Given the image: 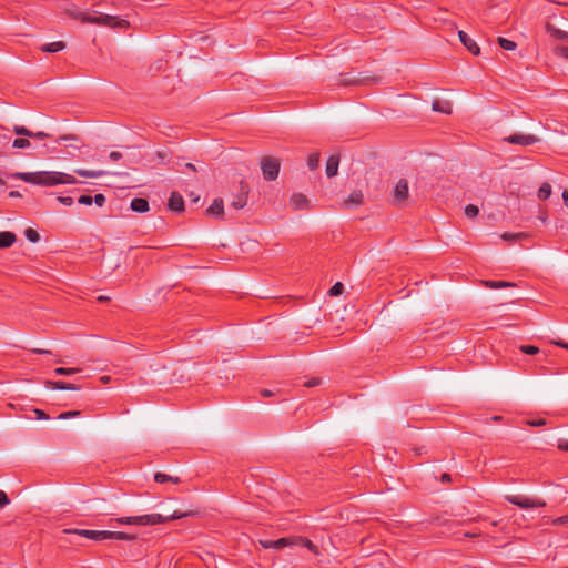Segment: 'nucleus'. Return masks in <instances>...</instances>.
<instances>
[{"label":"nucleus","mask_w":568,"mask_h":568,"mask_svg":"<svg viewBox=\"0 0 568 568\" xmlns=\"http://www.w3.org/2000/svg\"><path fill=\"white\" fill-rule=\"evenodd\" d=\"M10 176L13 179L22 180L23 182L27 183L42 186L78 183L77 179L73 175L57 171L17 172L11 174Z\"/></svg>","instance_id":"f257e3e1"},{"label":"nucleus","mask_w":568,"mask_h":568,"mask_svg":"<svg viewBox=\"0 0 568 568\" xmlns=\"http://www.w3.org/2000/svg\"><path fill=\"white\" fill-rule=\"evenodd\" d=\"M197 514L195 510L180 511L175 510L171 515L163 516L161 514H149L140 516H128L119 517L114 520L120 525H138V526H153L158 524H164L173 519H182L186 517H193Z\"/></svg>","instance_id":"f03ea898"},{"label":"nucleus","mask_w":568,"mask_h":568,"mask_svg":"<svg viewBox=\"0 0 568 568\" xmlns=\"http://www.w3.org/2000/svg\"><path fill=\"white\" fill-rule=\"evenodd\" d=\"M68 16L74 20H79L82 23H91V24H99V26H105L111 28H128L129 21L124 19H119L115 16L110 14H103L100 13L98 16L90 14L87 12H81L77 10H68Z\"/></svg>","instance_id":"7ed1b4c3"},{"label":"nucleus","mask_w":568,"mask_h":568,"mask_svg":"<svg viewBox=\"0 0 568 568\" xmlns=\"http://www.w3.org/2000/svg\"><path fill=\"white\" fill-rule=\"evenodd\" d=\"M262 174L266 181H275L281 169V161L274 156H263L260 162Z\"/></svg>","instance_id":"20e7f679"},{"label":"nucleus","mask_w":568,"mask_h":568,"mask_svg":"<svg viewBox=\"0 0 568 568\" xmlns=\"http://www.w3.org/2000/svg\"><path fill=\"white\" fill-rule=\"evenodd\" d=\"M505 499L523 509L546 507V501L539 498H529L524 495H507Z\"/></svg>","instance_id":"39448f33"},{"label":"nucleus","mask_w":568,"mask_h":568,"mask_svg":"<svg viewBox=\"0 0 568 568\" xmlns=\"http://www.w3.org/2000/svg\"><path fill=\"white\" fill-rule=\"evenodd\" d=\"M504 142L523 146L531 145L539 141L534 134L514 133L503 139Z\"/></svg>","instance_id":"423d86ee"},{"label":"nucleus","mask_w":568,"mask_h":568,"mask_svg":"<svg viewBox=\"0 0 568 568\" xmlns=\"http://www.w3.org/2000/svg\"><path fill=\"white\" fill-rule=\"evenodd\" d=\"M65 534H75L92 540H105L106 530H89V529H65Z\"/></svg>","instance_id":"0eeeda50"},{"label":"nucleus","mask_w":568,"mask_h":568,"mask_svg":"<svg viewBox=\"0 0 568 568\" xmlns=\"http://www.w3.org/2000/svg\"><path fill=\"white\" fill-rule=\"evenodd\" d=\"M393 196H394V200L398 204L404 203L408 199V182H407V180L400 179L396 183V185L393 190Z\"/></svg>","instance_id":"6e6552de"},{"label":"nucleus","mask_w":568,"mask_h":568,"mask_svg":"<svg viewBox=\"0 0 568 568\" xmlns=\"http://www.w3.org/2000/svg\"><path fill=\"white\" fill-rule=\"evenodd\" d=\"M290 205L294 211L310 210V200L303 193H294L290 199Z\"/></svg>","instance_id":"1a4fd4ad"},{"label":"nucleus","mask_w":568,"mask_h":568,"mask_svg":"<svg viewBox=\"0 0 568 568\" xmlns=\"http://www.w3.org/2000/svg\"><path fill=\"white\" fill-rule=\"evenodd\" d=\"M247 195L248 186L244 182H241L240 193L234 196L233 201L231 202V206L235 210L243 209L247 203Z\"/></svg>","instance_id":"9d476101"},{"label":"nucleus","mask_w":568,"mask_h":568,"mask_svg":"<svg viewBox=\"0 0 568 568\" xmlns=\"http://www.w3.org/2000/svg\"><path fill=\"white\" fill-rule=\"evenodd\" d=\"M13 132L20 136H27V138L39 139V140H43V139H47L50 136L48 133H45L43 131L33 132L23 125H14Z\"/></svg>","instance_id":"9b49d317"},{"label":"nucleus","mask_w":568,"mask_h":568,"mask_svg":"<svg viewBox=\"0 0 568 568\" xmlns=\"http://www.w3.org/2000/svg\"><path fill=\"white\" fill-rule=\"evenodd\" d=\"M168 207L172 212H176V213L183 212L184 211L183 196L176 191L172 192L170 195V199H169Z\"/></svg>","instance_id":"f8f14e48"},{"label":"nucleus","mask_w":568,"mask_h":568,"mask_svg":"<svg viewBox=\"0 0 568 568\" xmlns=\"http://www.w3.org/2000/svg\"><path fill=\"white\" fill-rule=\"evenodd\" d=\"M458 37L460 42L467 48V50L474 55H478L480 53L479 45L473 40L465 31H458Z\"/></svg>","instance_id":"ddd939ff"},{"label":"nucleus","mask_w":568,"mask_h":568,"mask_svg":"<svg viewBox=\"0 0 568 568\" xmlns=\"http://www.w3.org/2000/svg\"><path fill=\"white\" fill-rule=\"evenodd\" d=\"M45 387L53 390H79L80 386L62 381H47Z\"/></svg>","instance_id":"4468645a"},{"label":"nucleus","mask_w":568,"mask_h":568,"mask_svg":"<svg viewBox=\"0 0 568 568\" xmlns=\"http://www.w3.org/2000/svg\"><path fill=\"white\" fill-rule=\"evenodd\" d=\"M206 214L210 216L224 217V203L222 199H214L212 204L206 209Z\"/></svg>","instance_id":"2eb2a0df"},{"label":"nucleus","mask_w":568,"mask_h":568,"mask_svg":"<svg viewBox=\"0 0 568 568\" xmlns=\"http://www.w3.org/2000/svg\"><path fill=\"white\" fill-rule=\"evenodd\" d=\"M369 80V78H362L359 75H353L351 73L341 74L339 75V84L343 85H356V84H364Z\"/></svg>","instance_id":"dca6fc26"},{"label":"nucleus","mask_w":568,"mask_h":568,"mask_svg":"<svg viewBox=\"0 0 568 568\" xmlns=\"http://www.w3.org/2000/svg\"><path fill=\"white\" fill-rule=\"evenodd\" d=\"M338 165H339V155H337V154L329 155L327 159V162H326V169H325L326 175L328 178L335 176L338 172Z\"/></svg>","instance_id":"f3484780"},{"label":"nucleus","mask_w":568,"mask_h":568,"mask_svg":"<svg viewBox=\"0 0 568 568\" xmlns=\"http://www.w3.org/2000/svg\"><path fill=\"white\" fill-rule=\"evenodd\" d=\"M130 207L138 213H145L149 211V202L143 197H135L131 201Z\"/></svg>","instance_id":"a211bd4d"},{"label":"nucleus","mask_w":568,"mask_h":568,"mask_svg":"<svg viewBox=\"0 0 568 568\" xmlns=\"http://www.w3.org/2000/svg\"><path fill=\"white\" fill-rule=\"evenodd\" d=\"M432 109L435 112L450 114L452 113V103L447 100H434L433 104H432Z\"/></svg>","instance_id":"6ab92c4d"},{"label":"nucleus","mask_w":568,"mask_h":568,"mask_svg":"<svg viewBox=\"0 0 568 568\" xmlns=\"http://www.w3.org/2000/svg\"><path fill=\"white\" fill-rule=\"evenodd\" d=\"M17 236L14 233L9 231L0 232V248H7L14 244Z\"/></svg>","instance_id":"aec40b11"},{"label":"nucleus","mask_w":568,"mask_h":568,"mask_svg":"<svg viewBox=\"0 0 568 568\" xmlns=\"http://www.w3.org/2000/svg\"><path fill=\"white\" fill-rule=\"evenodd\" d=\"M363 193L361 191H355L347 196V199L344 201V205L346 207L358 206L363 204Z\"/></svg>","instance_id":"412c9836"},{"label":"nucleus","mask_w":568,"mask_h":568,"mask_svg":"<svg viewBox=\"0 0 568 568\" xmlns=\"http://www.w3.org/2000/svg\"><path fill=\"white\" fill-rule=\"evenodd\" d=\"M64 48H65V43L63 41H55V42H50V43H45V44L41 45L40 50L42 52L55 53V52L62 51Z\"/></svg>","instance_id":"4be33fe9"},{"label":"nucleus","mask_w":568,"mask_h":568,"mask_svg":"<svg viewBox=\"0 0 568 568\" xmlns=\"http://www.w3.org/2000/svg\"><path fill=\"white\" fill-rule=\"evenodd\" d=\"M135 535L123 532V531H109L106 530L105 539H116V540H134Z\"/></svg>","instance_id":"5701e85b"},{"label":"nucleus","mask_w":568,"mask_h":568,"mask_svg":"<svg viewBox=\"0 0 568 568\" xmlns=\"http://www.w3.org/2000/svg\"><path fill=\"white\" fill-rule=\"evenodd\" d=\"M294 546L305 547L308 550L316 552V546L307 538L294 537Z\"/></svg>","instance_id":"b1692460"},{"label":"nucleus","mask_w":568,"mask_h":568,"mask_svg":"<svg viewBox=\"0 0 568 568\" xmlns=\"http://www.w3.org/2000/svg\"><path fill=\"white\" fill-rule=\"evenodd\" d=\"M80 372H82V369L79 367H71V368L57 367V368H54L53 374L57 376H71V375H74Z\"/></svg>","instance_id":"393cba45"},{"label":"nucleus","mask_w":568,"mask_h":568,"mask_svg":"<svg viewBox=\"0 0 568 568\" xmlns=\"http://www.w3.org/2000/svg\"><path fill=\"white\" fill-rule=\"evenodd\" d=\"M484 285L488 288H505L515 286L514 283L506 281H485Z\"/></svg>","instance_id":"a878e982"},{"label":"nucleus","mask_w":568,"mask_h":568,"mask_svg":"<svg viewBox=\"0 0 568 568\" xmlns=\"http://www.w3.org/2000/svg\"><path fill=\"white\" fill-rule=\"evenodd\" d=\"M551 195V185L548 182H545L540 185L537 196L541 201H546Z\"/></svg>","instance_id":"bb28decb"},{"label":"nucleus","mask_w":568,"mask_h":568,"mask_svg":"<svg viewBox=\"0 0 568 568\" xmlns=\"http://www.w3.org/2000/svg\"><path fill=\"white\" fill-rule=\"evenodd\" d=\"M154 480L160 484H164L168 481H171L173 484H179L180 478L179 477H172L170 475L163 474V473H156L154 476Z\"/></svg>","instance_id":"cd10ccee"},{"label":"nucleus","mask_w":568,"mask_h":568,"mask_svg":"<svg viewBox=\"0 0 568 568\" xmlns=\"http://www.w3.org/2000/svg\"><path fill=\"white\" fill-rule=\"evenodd\" d=\"M294 546V537H283L274 540V549H283L284 547Z\"/></svg>","instance_id":"c85d7f7f"},{"label":"nucleus","mask_w":568,"mask_h":568,"mask_svg":"<svg viewBox=\"0 0 568 568\" xmlns=\"http://www.w3.org/2000/svg\"><path fill=\"white\" fill-rule=\"evenodd\" d=\"M78 175L83 178H99L104 174L103 171H92V170H83V169H77L74 171Z\"/></svg>","instance_id":"c756f323"},{"label":"nucleus","mask_w":568,"mask_h":568,"mask_svg":"<svg viewBox=\"0 0 568 568\" xmlns=\"http://www.w3.org/2000/svg\"><path fill=\"white\" fill-rule=\"evenodd\" d=\"M497 42H498V44L503 49H505L507 51H513V50H515L517 48V43L516 42H514V41H511L509 39L503 38V37H499L497 39Z\"/></svg>","instance_id":"7c9ffc66"},{"label":"nucleus","mask_w":568,"mask_h":568,"mask_svg":"<svg viewBox=\"0 0 568 568\" xmlns=\"http://www.w3.org/2000/svg\"><path fill=\"white\" fill-rule=\"evenodd\" d=\"M320 164V153L315 152L308 155L307 158V166L310 170H316Z\"/></svg>","instance_id":"2f4dec72"},{"label":"nucleus","mask_w":568,"mask_h":568,"mask_svg":"<svg viewBox=\"0 0 568 568\" xmlns=\"http://www.w3.org/2000/svg\"><path fill=\"white\" fill-rule=\"evenodd\" d=\"M526 237H528V234L524 233V232H519V233H504L501 235L503 240L511 241V242H515V241L520 240V239H526Z\"/></svg>","instance_id":"473e14b6"},{"label":"nucleus","mask_w":568,"mask_h":568,"mask_svg":"<svg viewBox=\"0 0 568 568\" xmlns=\"http://www.w3.org/2000/svg\"><path fill=\"white\" fill-rule=\"evenodd\" d=\"M30 145H31L30 141H29V139H27V136L17 138L12 142V146L16 148V149H27Z\"/></svg>","instance_id":"72a5a7b5"},{"label":"nucleus","mask_w":568,"mask_h":568,"mask_svg":"<svg viewBox=\"0 0 568 568\" xmlns=\"http://www.w3.org/2000/svg\"><path fill=\"white\" fill-rule=\"evenodd\" d=\"M24 235L32 243H37L40 240L39 233L34 229H32V227H28L24 231Z\"/></svg>","instance_id":"f704fd0d"},{"label":"nucleus","mask_w":568,"mask_h":568,"mask_svg":"<svg viewBox=\"0 0 568 568\" xmlns=\"http://www.w3.org/2000/svg\"><path fill=\"white\" fill-rule=\"evenodd\" d=\"M479 214V209L478 206L474 205V204H468L466 207H465V215L469 219H474L476 217L477 215Z\"/></svg>","instance_id":"c9c22d12"},{"label":"nucleus","mask_w":568,"mask_h":568,"mask_svg":"<svg viewBox=\"0 0 568 568\" xmlns=\"http://www.w3.org/2000/svg\"><path fill=\"white\" fill-rule=\"evenodd\" d=\"M520 351L527 355H536L539 353V348L535 345H521Z\"/></svg>","instance_id":"e433bc0d"},{"label":"nucleus","mask_w":568,"mask_h":568,"mask_svg":"<svg viewBox=\"0 0 568 568\" xmlns=\"http://www.w3.org/2000/svg\"><path fill=\"white\" fill-rule=\"evenodd\" d=\"M344 285L341 282L335 283L328 291L331 296H338L342 294Z\"/></svg>","instance_id":"4c0bfd02"},{"label":"nucleus","mask_w":568,"mask_h":568,"mask_svg":"<svg viewBox=\"0 0 568 568\" xmlns=\"http://www.w3.org/2000/svg\"><path fill=\"white\" fill-rule=\"evenodd\" d=\"M80 410H69V412H64V413H61L58 418L59 419H68V418H71V417H77V416H80Z\"/></svg>","instance_id":"58836bf2"},{"label":"nucleus","mask_w":568,"mask_h":568,"mask_svg":"<svg viewBox=\"0 0 568 568\" xmlns=\"http://www.w3.org/2000/svg\"><path fill=\"white\" fill-rule=\"evenodd\" d=\"M92 199L93 202L100 207L103 206L106 201L105 196L102 193L95 194Z\"/></svg>","instance_id":"ea45409f"},{"label":"nucleus","mask_w":568,"mask_h":568,"mask_svg":"<svg viewBox=\"0 0 568 568\" xmlns=\"http://www.w3.org/2000/svg\"><path fill=\"white\" fill-rule=\"evenodd\" d=\"M552 524L555 526H564V525H567L568 524V514L565 515V516H560L556 519L552 520Z\"/></svg>","instance_id":"a19ab883"},{"label":"nucleus","mask_w":568,"mask_h":568,"mask_svg":"<svg viewBox=\"0 0 568 568\" xmlns=\"http://www.w3.org/2000/svg\"><path fill=\"white\" fill-rule=\"evenodd\" d=\"M78 202L82 205H91L93 203V199L90 195H81L78 199Z\"/></svg>","instance_id":"79ce46f5"},{"label":"nucleus","mask_w":568,"mask_h":568,"mask_svg":"<svg viewBox=\"0 0 568 568\" xmlns=\"http://www.w3.org/2000/svg\"><path fill=\"white\" fill-rule=\"evenodd\" d=\"M9 503L8 495L3 490H0V508L6 507Z\"/></svg>","instance_id":"37998d69"},{"label":"nucleus","mask_w":568,"mask_h":568,"mask_svg":"<svg viewBox=\"0 0 568 568\" xmlns=\"http://www.w3.org/2000/svg\"><path fill=\"white\" fill-rule=\"evenodd\" d=\"M58 201L67 206H70L73 204V199L71 196H59Z\"/></svg>","instance_id":"c03bdc74"},{"label":"nucleus","mask_w":568,"mask_h":568,"mask_svg":"<svg viewBox=\"0 0 568 568\" xmlns=\"http://www.w3.org/2000/svg\"><path fill=\"white\" fill-rule=\"evenodd\" d=\"M545 424H546V419H544V418L528 420V425L534 426V427L544 426Z\"/></svg>","instance_id":"a18cd8bd"},{"label":"nucleus","mask_w":568,"mask_h":568,"mask_svg":"<svg viewBox=\"0 0 568 568\" xmlns=\"http://www.w3.org/2000/svg\"><path fill=\"white\" fill-rule=\"evenodd\" d=\"M321 384V379L317 377L310 378L304 385L306 387H315Z\"/></svg>","instance_id":"49530a36"},{"label":"nucleus","mask_w":568,"mask_h":568,"mask_svg":"<svg viewBox=\"0 0 568 568\" xmlns=\"http://www.w3.org/2000/svg\"><path fill=\"white\" fill-rule=\"evenodd\" d=\"M555 36H556V38H558V39L567 40V41H568V32H566V31H562V30H556V31H555Z\"/></svg>","instance_id":"de8ad7c7"},{"label":"nucleus","mask_w":568,"mask_h":568,"mask_svg":"<svg viewBox=\"0 0 568 568\" xmlns=\"http://www.w3.org/2000/svg\"><path fill=\"white\" fill-rule=\"evenodd\" d=\"M260 542L264 549L274 548V540H261Z\"/></svg>","instance_id":"09e8293b"},{"label":"nucleus","mask_w":568,"mask_h":568,"mask_svg":"<svg viewBox=\"0 0 568 568\" xmlns=\"http://www.w3.org/2000/svg\"><path fill=\"white\" fill-rule=\"evenodd\" d=\"M109 158L112 160V161H118L122 158V154L118 151H112L110 154H109Z\"/></svg>","instance_id":"8fccbe9b"},{"label":"nucleus","mask_w":568,"mask_h":568,"mask_svg":"<svg viewBox=\"0 0 568 568\" xmlns=\"http://www.w3.org/2000/svg\"><path fill=\"white\" fill-rule=\"evenodd\" d=\"M558 448L564 452H568V440H560L558 443Z\"/></svg>","instance_id":"3c124183"},{"label":"nucleus","mask_w":568,"mask_h":568,"mask_svg":"<svg viewBox=\"0 0 568 568\" xmlns=\"http://www.w3.org/2000/svg\"><path fill=\"white\" fill-rule=\"evenodd\" d=\"M34 412L37 414L38 419H48L49 418V416L43 410L36 409Z\"/></svg>","instance_id":"603ef678"},{"label":"nucleus","mask_w":568,"mask_h":568,"mask_svg":"<svg viewBox=\"0 0 568 568\" xmlns=\"http://www.w3.org/2000/svg\"><path fill=\"white\" fill-rule=\"evenodd\" d=\"M68 140H77V136L75 135H61L57 142L58 143H61L62 141H68Z\"/></svg>","instance_id":"864d4df0"},{"label":"nucleus","mask_w":568,"mask_h":568,"mask_svg":"<svg viewBox=\"0 0 568 568\" xmlns=\"http://www.w3.org/2000/svg\"><path fill=\"white\" fill-rule=\"evenodd\" d=\"M481 535L480 531H468V532H465V537L467 538H475V537H479Z\"/></svg>","instance_id":"5fc2aeb1"},{"label":"nucleus","mask_w":568,"mask_h":568,"mask_svg":"<svg viewBox=\"0 0 568 568\" xmlns=\"http://www.w3.org/2000/svg\"><path fill=\"white\" fill-rule=\"evenodd\" d=\"M32 353H34V354H51V352H50V351H48V349H42V348H33V349H32Z\"/></svg>","instance_id":"6e6d98bb"},{"label":"nucleus","mask_w":568,"mask_h":568,"mask_svg":"<svg viewBox=\"0 0 568 568\" xmlns=\"http://www.w3.org/2000/svg\"><path fill=\"white\" fill-rule=\"evenodd\" d=\"M440 480L443 483H449L452 480L450 475L449 474H443L442 477H440Z\"/></svg>","instance_id":"4d7b16f0"},{"label":"nucleus","mask_w":568,"mask_h":568,"mask_svg":"<svg viewBox=\"0 0 568 568\" xmlns=\"http://www.w3.org/2000/svg\"><path fill=\"white\" fill-rule=\"evenodd\" d=\"M557 346L568 349V343L564 341L554 342Z\"/></svg>","instance_id":"13d9d810"},{"label":"nucleus","mask_w":568,"mask_h":568,"mask_svg":"<svg viewBox=\"0 0 568 568\" xmlns=\"http://www.w3.org/2000/svg\"><path fill=\"white\" fill-rule=\"evenodd\" d=\"M562 200H564L565 205L568 207V190H565L562 192Z\"/></svg>","instance_id":"bf43d9fd"},{"label":"nucleus","mask_w":568,"mask_h":568,"mask_svg":"<svg viewBox=\"0 0 568 568\" xmlns=\"http://www.w3.org/2000/svg\"><path fill=\"white\" fill-rule=\"evenodd\" d=\"M261 395L264 396V397H270V396L273 395V393L271 390H268V389H263L261 392Z\"/></svg>","instance_id":"052dcab7"},{"label":"nucleus","mask_w":568,"mask_h":568,"mask_svg":"<svg viewBox=\"0 0 568 568\" xmlns=\"http://www.w3.org/2000/svg\"><path fill=\"white\" fill-rule=\"evenodd\" d=\"M560 51L565 58H568V45L561 47Z\"/></svg>","instance_id":"680f3d73"},{"label":"nucleus","mask_w":568,"mask_h":568,"mask_svg":"<svg viewBox=\"0 0 568 568\" xmlns=\"http://www.w3.org/2000/svg\"><path fill=\"white\" fill-rule=\"evenodd\" d=\"M21 194L18 191H11L9 192V197H20Z\"/></svg>","instance_id":"e2e57ef3"},{"label":"nucleus","mask_w":568,"mask_h":568,"mask_svg":"<svg viewBox=\"0 0 568 568\" xmlns=\"http://www.w3.org/2000/svg\"><path fill=\"white\" fill-rule=\"evenodd\" d=\"M185 168H186V169H189V170H191V171H193V172H196V171H197V170H196V168H195V165H194V164H192V163H186V164H185Z\"/></svg>","instance_id":"0e129e2a"},{"label":"nucleus","mask_w":568,"mask_h":568,"mask_svg":"<svg viewBox=\"0 0 568 568\" xmlns=\"http://www.w3.org/2000/svg\"><path fill=\"white\" fill-rule=\"evenodd\" d=\"M100 381L103 383V384H106L111 381V377L110 376H101L100 377Z\"/></svg>","instance_id":"69168bd1"},{"label":"nucleus","mask_w":568,"mask_h":568,"mask_svg":"<svg viewBox=\"0 0 568 568\" xmlns=\"http://www.w3.org/2000/svg\"><path fill=\"white\" fill-rule=\"evenodd\" d=\"M109 300H110V298H109L108 296H103V295H101V296H99V297H98V301H100V302H106V301H109Z\"/></svg>","instance_id":"338daca9"},{"label":"nucleus","mask_w":568,"mask_h":568,"mask_svg":"<svg viewBox=\"0 0 568 568\" xmlns=\"http://www.w3.org/2000/svg\"><path fill=\"white\" fill-rule=\"evenodd\" d=\"M158 156L161 158V159H164L165 154H163L162 152H158Z\"/></svg>","instance_id":"774afa93"}]
</instances>
